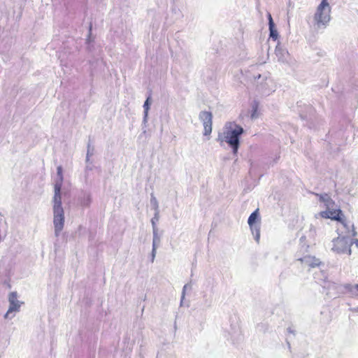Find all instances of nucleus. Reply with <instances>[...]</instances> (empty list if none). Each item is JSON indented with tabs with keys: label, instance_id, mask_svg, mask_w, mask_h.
I'll use <instances>...</instances> for the list:
<instances>
[{
	"label": "nucleus",
	"instance_id": "obj_1",
	"mask_svg": "<svg viewBox=\"0 0 358 358\" xmlns=\"http://www.w3.org/2000/svg\"><path fill=\"white\" fill-rule=\"evenodd\" d=\"M225 131L219 133L217 141L226 142L232 149V152L236 155L240 146L241 136L244 133L243 128L236 124L227 122L224 126Z\"/></svg>",
	"mask_w": 358,
	"mask_h": 358
},
{
	"label": "nucleus",
	"instance_id": "obj_2",
	"mask_svg": "<svg viewBox=\"0 0 358 358\" xmlns=\"http://www.w3.org/2000/svg\"><path fill=\"white\" fill-rule=\"evenodd\" d=\"M59 190L57 189L56 194L53 197V213H54V227L55 234L59 236L60 232L63 229L64 224V213L62 206V196H59Z\"/></svg>",
	"mask_w": 358,
	"mask_h": 358
},
{
	"label": "nucleus",
	"instance_id": "obj_3",
	"mask_svg": "<svg viewBox=\"0 0 358 358\" xmlns=\"http://www.w3.org/2000/svg\"><path fill=\"white\" fill-rule=\"evenodd\" d=\"M341 229H337L338 236L332 240L333 247L331 250L337 254H348L351 255L350 247L352 245V239L348 235H342L339 233Z\"/></svg>",
	"mask_w": 358,
	"mask_h": 358
},
{
	"label": "nucleus",
	"instance_id": "obj_4",
	"mask_svg": "<svg viewBox=\"0 0 358 358\" xmlns=\"http://www.w3.org/2000/svg\"><path fill=\"white\" fill-rule=\"evenodd\" d=\"M260 217L259 213V209H256L252 212L248 220V223L250 226V229L252 235L254 236L255 240L258 243L260 238Z\"/></svg>",
	"mask_w": 358,
	"mask_h": 358
},
{
	"label": "nucleus",
	"instance_id": "obj_5",
	"mask_svg": "<svg viewBox=\"0 0 358 358\" xmlns=\"http://www.w3.org/2000/svg\"><path fill=\"white\" fill-rule=\"evenodd\" d=\"M254 79L257 83V90L264 95H268L271 92V89L269 88L271 80L268 78L266 76L257 74L254 76Z\"/></svg>",
	"mask_w": 358,
	"mask_h": 358
},
{
	"label": "nucleus",
	"instance_id": "obj_6",
	"mask_svg": "<svg viewBox=\"0 0 358 358\" xmlns=\"http://www.w3.org/2000/svg\"><path fill=\"white\" fill-rule=\"evenodd\" d=\"M330 12L331 8L329 5H328V7L324 8L321 12L319 10V6L317 7L314 18L318 27H320V24L323 25L324 27L327 26L331 19Z\"/></svg>",
	"mask_w": 358,
	"mask_h": 358
},
{
	"label": "nucleus",
	"instance_id": "obj_7",
	"mask_svg": "<svg viewBox=\"0 0 358 358\" xmlns=\"http://www.w3.org/2000/svg\"><path fill=\"white\" fill-rule=\"evenodd\" d=\"M9 308L6 313L4 315V318H12L13 316L10 315L13 312L20 311L21 302L17 300V294L16 292H12L8 296Z\"/></svg>",
	"mask_w": 358,
	"mask_h": 358
},
{
	"label": "nucleus",
	"instance_id": "obj_8",
	"mask_svg": "<svg viewBox=\"0 0 358 358\" xmlns=\"http://www.w3.org/2000/svg\"><path fill=\"white\" fill-rule=\"evenodd\" d=\"M199 120L203 122L204 136L210 135L212 132L213 114L209 111H201L199 115Z\"/></svg>",
	"mask_w": 358,
	"mask_h": 358
},
{
	"label": "nucleus",
	"instance_id": "obj_9",
	"mask_svg": "<svg viewBox=\"0 0 358 358\" xmlns=\"http://www.w3.org/2000/svg\"><path fill=\"white\" fill-rule=\"evenodd\" d=\"M317 215L320 216L323 218H330L334 220H341V215H343L341 210H324L319 213L315 215L317 217Z\"/></svg>",
	"mask_w": 358,
	"mask_h": 358
},
{
	"label": "nucleus",
	"instance_id": "obj_10",
	"mask_svg": "<svg viewBox=\"0 0 358 358\" xmlns=\"http://www.w3.org/2000/svg\"><path fill=\"white\" fill-rule=\"evenodd\" d=\"M340 222L341 227L345 229V231H341L340 233L342 235H348L350 236H355L357 234V232L355 230L354 224L350 222H346L341 217V220H338Z\"/></svg>",
	"mask_w": 358,
	"mask_h": 358
},
{
	"label": "nucleus",
	"instance_id": "obj_11",
	"mask_svg": "<svg viewBox=\"0 0 358 358\" xmlns=\"http://www.w3.org/2000/svg\"><path fill=\"white\" fill-rule=\"evenodd\" d=\"M275 55L277 56L278 61L281 62H287L289 57L288 51L280 46L279 44L277 45L275 50Z\"/></svg>",
	"mask_w": 358,
	"mask_h": 358
},
{
	"label": "nucleus",
	"instance_id": "obj_12",
	"mask_svg": "<svg viewBox=\"0 0 358 358\" xmlns=\"http://www.w3.org/2000/svg\"><path fill=\"white\" fill-rule=\"evenodd\" d=\"M151 103H152V99H151V94L150 93L143 104L144 111H143V124H144L145 127H146V124L148 122V112L150 108Z\"/></svg>",
	"mask_w": 358,
	"mask_h": 358
},
{
	"label": "nucleus",
	"instance_id": "obj_13",
	"mask_svg": "<svg viewBox=\"0 0 358 358\" xmlns=\"http://www.w3.org/2000/svg\"><path fill=\"white\" fill-rule=\"evenodd\" d=\"M57 177H58V180L56 181L55 184V194H56V192H57V189L58 188V190H59V196H62L61 195V189H62V182H63V175H62V167L61 166H59L57 168Z\"/></svg>",
	"mask_w": 358,
	"mask_h": 358
},
{
	"label": "nucleus",
	"instance_id": "obj_14",
	"mask_svg": "<svg viewBox=\"0 0 358 358\" xmlns=\"http://www.w3.org/2000/svg\"><path fill=\"white\" fill-rule=\"evenodd\" d=\"M301 261L305 265H308L313 268L320 266L322 263L319 259H316L315 257L310 256L304 257L303 258L301 259Z\"/></svg>",
	"mask_w": 358,
	"mask_h": 358
},
{
	"label": "nucleus",
	"instance_id": "obj_15",
	"mask_svg": "<svg viewBox=\"0 0 358 358\" xmlns=\"http://www.w3.org/2000/svg\"><path fill=\"white\" fill-rule=\"evenodd\" d=\"M268 28L270 34L269 36L273 40H276L278 37V33L275 27V24L270 13H268Z\"/></svg>",
	"mask_w": 358,
	"mask_h": 358
},
{
	"label": "nucleus",
	"instance_id": "obj_16",
	"mask_svg": "<svg viewBox=\"0 0 358 358\" xmlns=\"http://www.w3.org/2000/svg\"><path fill=\"white\" fill-rule=\"evenodd\" d=\"M320 201L323 202L327 208L329 209L331 205L334 203L331 197L327 194H323L320 195Z\"/></svg>",
	"mask_w": 358,
	"mask_h": 358
},
{
	"label": "nucleus",
	"instance_id": "obj_17",
	"mask_svg": "<svg viewBox=\"0 0 358 358\" xmlns=\"http://www.w3.org/2000/svg\"><path fill=\"white\" fill-rule=\"evenodd\" d=\"M153 238H152V247H158L160 243L161 238L158 234V229L152 230Z\"/></svg>",
	"mask_w": 358,
	"mask_h": 358
},
{
	"label": "nucleus",
	"instance_id": "obj_18",
	"mask_svg": "<svg viewBox=\"0 0 358 358\" xmlns=\"http://www.w3.org/2000/svg\"><path fill=\"white\" fill-rule=\"evenodd\" d=\"M91 202V197L90 194L85 193L83 199H81L80 203L83 206L87 207L90 206Z\"/></svg>",
	"mask_w": 358,
	"mask_h": 358
},
{
	"label": "nucleus",
	"instance_id": "obj_19",
	"mask_svg": "<svg viewBox=\"0 0 358 358\" xmlns=\"http://www.w3.org/2000/svg\"><path fill=\"white\" fill-rule=\"evenodd\" d=\"M159 219V212H155L154 217L151 219V224L152 227V230L158 229L157 227V222Z\"/></svg>",
	"mask_w": 358,
	"mask_h": 358
},
{
	"label": "nucleus",
	"instance_id": "obj_20",
	"mask_svg": "<svg viewBox=\"0 0 358 358\" xmlns=\"http://www.w3.org/2000/svg\"><path fill=\"white\" fill-rule=\"evenodd\" d=\"M150 203L152 206V208L155 210V212H159L158 201L153 194H151Z\"/></svg>",
	"mask_w": 358,
	"mask_h": 358
},
{
	"label": "nucleus",
	"instance_id": "obj_21",
	"mask_svg": "<svg viewBox=\"0 0 358 358\" xmlns=\"http://www.w3.org/2000/svg\"><path fill=\"white\" fill-rule=\"evenodd\" d=\"M94 152V147L92 145L90 141L89 140L87 147V154L86 155L92 157Z\"/></svg>",
	"mask_w": 358,
	"mask_h": 358
},
{
	"label": "nucleus",
	"instance_id": "obj_22",
	"mask_svg": "<svg viewBox=\"0 0 358 358\" xmlns=\"http://www.w3.org/2000/svg\"><path fill=\"white\" fill-rule=\"evenodd\" d=\"M328 5H329V4L327 0H322L321 3L319 5V10H320V12H321V10L324 8L328 7Z\"/></svg>",
	"mask_w": 358,
	"mask_h": 358
},
{
	"label": "nucleus",
	"instance_id": "obj_23",
	"mask_svg": "<svg viewBox=\"0 0 358 358\" xmlns=\"http://www.w3.org/2000/svg\"><path fill=\"white\" fill-rule=\"evenodd\" d=\"M157 247H152L151 252V262H153L157 253Z\"/></svg>",
	"mask_w": 358,
	"mask_h": 358
},
{
	"label": "nucleus",
	"instance_id": "obj_24",
	"mask_svg": "<svg viewBox=\"0 0 358 358\" xmlns=\"http://www.w3.org/2000/svg\"><path fill=\"white\" fill-rule=\"evenodd\" d=\"M93 169V165L92 164H87L86 166H85V171H92Z\"/></svg>",
	"mask_w": 358,
	"mask_h": 358
},
{
	"label": "nucleus",
	"instance_id": "obj_25",
	"mask_svg": "<svg viewBox=\"0 0 358 358\" xmlns=\"http://www.w3.org/2000/svg\"><path fill=\"white\" fill-rule=\"evenodd\" d=\"M85 162H86V164H92V162L90 161V156L86 155Z\"/></svg>",
	"mask_w": 358,
	"mask_h": 358
},
{
	"label": "nucleus",
	"instance_id": "obj_26",
	"mask_svg": "<svg viewBox=\"0 0 358 358\" xmlns=\"http://www.w3.org/2000/svg\"><path fill=\"white\" fill-rule=\"evenodd\" d=\"M187 286V285H185L183 287L182 292V299L185 297V289H186Z\"/></svg>",
	"mask_w": 358,
	"mask_h": 358
},
{
	"label": "nucleus",
	"instance_id": "obj_27",
	"mask_svg": "<svg viewBox=\"0 0 358 358\" xmlns=\"http://www.w3.org/2000/svg\"><path fill=\"white\" fill-rule=\"evenodd\" d=\"M287 331H288L289 333H291V334H295L294 331V330H292L291 327L287 328Z\"/></svg>",
	"mask_w": 358,
	"mask_h": 358
},
{
	"label": "nucleus",
	"instance_id": "obj_28",
	"mask_svg": "<svg viewBox=\"0 0 358 358\" xmlns=\"http://www.w3.org/2000/svg\"><path fill=\"white\" fill-rule=\"evenodd\" d=\"M355 243L357 248H358V239H352V244Z\"/></svg>",
	"mask_w": 358,
	"mask_h": 358
},
{
	"label": "nucleus",
	"instance_id": "obj_29",
	"mask_svg": "<svg viewBox=\"0 0 358 358\" xmlns=\"http://www.w3.org/2000/svg\"><path fill=\"white\" fill-rule=\"evenodd\" d=\"M255 111H256V109L254 110V113L251 115L252 118H254Z\"/></svg>",
	"mask_w": 358,
	"mask_h": 358
},
{
	"label": "nucleus",
	"instance_id": "obj_30",
	"mask_svg": "<svg viewBox=\"0 0 358 358\" xmlns=\"http://www.w3.org/2000/svg\"><path fill=\"white\" fill-rule=\"evenodd\" d=\"M355 288L358 291V284L355 285Z\"/></svg>",
	"mask_w": 358,
	"mask_h": 358
},
{
	"label": "nucleus",
	"instance_id": "obj_31",
	"mask_svg": "<svg viewBox=\"0 0 358 358\" xmlns=\"http://www.w3.org/2000/svg\"><path fill=\"white\" fill-rule=\"evenodd\" d=\"M287 345H288L289 348H290L291 346H290V343L289 342H287Z\"/></svg>",
	"mask_w": 358,
	"mask_h": 358
}]
</instances>
